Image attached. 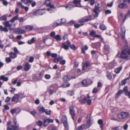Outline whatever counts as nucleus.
Segmentation results:
<instances>
[{
	"label": "nucleus",
	"instance_id": "obj_1",
	"mask_svg": "<svg viewBox=\"0 0 130 130\" xmlns=\"http://www.w3.org/2000/svg\"><path fill=\"white\" fill-rule=\"evenodd\" d=\"M128 47L127 46H124L125 50H123L121 53L120 56V58L123 59L127 60L130 59V57L128 56L126 53V50Z\"/></svg>",
	"mask_w": 130,
	"mask_h": 130
},
{
	"label": "nucleus",
	"instance_id": "obj_2",
	"mask_svg": "<svg viewBox=\"0 0 130 130\" xmlns=\"http://www.w3.org/2000/svg\"><path fill=\"white\" fill-rule=\"evenodd\" d=\"M11 124V122L10 121H9L7 122L6 126L7 127V130H19V128H18V126L15 125H11V128H10L9 126V125Z\"/></svg>",
	"mask_w": 130,
	"mask_h": 130
},
{
	"label": "nucleus",
	"instance_id": "obj_3",
	"mask_svg": "<svg viewBox=\"0 0 130 130\" xmlns=\"http://www.w3.org/2000/svg\"><path fill=\"white\" fill-rule=\"evenodd\" d=\"M99 5V3H98L97 5H95L94 9L93 10V12L95 13L94 15L95 17H97L98 16V14L100 12Z\"/></svg>",
	"mask_w": 130,
	"mask_h": 130
},
{
	"label": "nucleus",
	"instance_id": "obj_4",
	"mask_svg": "<svg viewBox=\"0 0 130 130\" xmlns=\"http://www.w3.org/2000/svg\"><path fill=\"white\" fill-rule=\"evenodd\" d=\"M69 113L70 114L73 120L74 121V117L75 116V112L74 107L71 106L69 108Z\"/></svg>",
	"mask_w": 130,
	"mask_h": 130
},
{
	"label": "nucleus",
	"instance_id": "obj_5",
	"mask_svg": "<svg viewBox=\"0 0 130 130\" xmlns=\"http://www.w3.org/2000/svg\"><path fill=\"white\" fill-rule=\"evenodd\" d=\"M91 17V16L90 15L85 16L82 18L80 19L78 22L79 23H82L88 21L92 19Z\"/></svg>",
	"mask_w": 130,
	"mask_h": 130
},
{
	"label": "nucleus",
	"instance_id": "obj_6",
	"mask_svg": "<svg viewBox=\"0 0 130 130\" xmlns=\"http://www.w3.org/2000/svg\"><path fill=\"white\" fill-rule=\"evenodd\" d=\"M129 114L127 112H123L119 114L118 116V117L120 119H123L128 117Z\"/></svg>",
	"mask_w": 130,
	"mask_h": 130
},
{
	"label": "nucleus",
	"instance_id": "obj_7",
	"mask_svg": "<svg viewBox=\"0 0 130 130\" xmlns=\"http://www.w3.org/2000/svg\"><path fill=\"white\" fill-rule=\"evenodd\" d=\"M22 94L21 93L15 94L12 98L11 101L14 102L15 103H17L18 101L19 98Z\"/></svg>",
	"mask_w": 130,
	"mask_h": 130
},
{
	"label": "nucleus",
	"instance_id": "obj_8",
	"mask_svg": "<svg viewBox=\"0 0 130 130\" xmlns=\"http://www.w3.org/2000/svg\"><path fill=\"white\" fill-rule=\"evenodd\" d=\"M90 63L89 62L87 61L84 63L82 64V70H86L88 71V70H87L88 68L90 65Z\"/></svg>",
	"mask_w": 130,
	"mask_h": 130
},
{
	"label": "nucleus",
	"instance_id": "obj_9",
	"mask_svg": "<svg viewBox=\"0 0 130 130\" xmlns=\"http://www.w3.org/2000/svg\"><path fill=\"white\" fill-rule=\"evenodd\" d=\"M81 83L83 85L86 87L91 84L92 82L89 80L87 81L86 79H84L81 82Z\"/></svg>",
	"mask_w": 130,
	"mask_h": 130
},
{
	"label": "nucleus",
	"instance_id": "obj_10",
	"mask_svg": "<svg viewBox=\"0 0 130 130\" xmlns=\"http://www.w3.org/2000/svg\"><path fill=\"white\" fill-rule=\"evenodd\" d=\"M79 102L83 104H84L87 101L88 105H90L91 103V101L90 99L87 100V98L86 97H85L82 100H79Z\"/></svg>",
	"mask_w": 130,
	"mask_h": 130
},
{
	"label": "nucleus",
	"instance_id": "obj_11",
	"mask_svg": "<svg viewBox=\"0 0 130 130\" xmlns=\"http://www.w3.org/2000/svg\"><path fill=\"white\" fill-rule=\"evenodd\" d=\"M110 47L108 45H105L104 46V49L103 52L106 54H108L109 51Z\"/></svg>",
	"mask_w": 130,
	"mask_h": 130
},
{
	"label": "nucleus",
	"instance_id": "obj_12",
	"mask_svg": "<svg viewBox=\"0 0 130 130\" xmlns=\"http://www.w3.org/2000/svg\"><path fill=\"white\" fill-rule=\"evenodd\" d=\"M42 10L41 9H38L33 13V15L34 16H37L39 15H42L43 14Z\"/></svg>",
	"mask_w": 130,
	"mask_h": 130
},
{
	"label": "nucleus",
	"instance_id": "obj_13",
	"mask_svg": "<svg viewBox=\"0 0 130 130\" xmlns=\"http://www.w3.org/2000/svg\"><path fill=\"white\" fill-rule=\"evenodd\" d=\"M81 0H74L73 1V3L76 5L75 7H81L82 6L80 4Z\"/></svg>",
	"mask_w": 130,
	"mask_h": 130
},
{
	"label": "nucleus",
	"instance_id": "obj_14",
	"mask_svg": "<svg viewBox=\"0 0 130 130\" xmlns=\"http://www.w3.org/2000/svg\"><path fill=\"white\" fill-rule=\"evenodd\" d=\"M118 7L121 9H127L128 8V6L127 5L123 2V3H121L119 5Z\"/></svg>",
	"mask_w": 130,
	"mask_h": 130
},
{
	"label": "nucleus",
	"instance_id": "obj_15",
	"mask_svg": "<svg viewBox=\"0 0 130 130\" xmlns=\"http://www.w3.org/2000/svg\"><path fill=\"white\" fill-rule=\"evenodd\" d=\"M123 90L125 95L126 96H128V98L130 99V91L128 92L127 87V86H125Z\"/></svg>",
	"mask_w": 130,
	"mask_h": 130
},
{
	"label": "nucleus",
	"instance_id": "obj_16",
	"mask_svg": "<svg viewBox=\"0 0 130 130\" xmlns=\"http://www.w3.org/2000/svg\"><path fill=\"white\" fill-rule=\"evenodd\" d=\"M31 67L28 62H27L24 65V70L26 71H28L30 69Z\"/></svg>",
	"mask_w": 130,
	"mask_h": 130
},
{
	"label": "nucleus",
	"instance_id": "obj_17",
	"mask_svg": "<svg viewBox=\"0 0 130 130\" xmlns=\"http://www.w3.org/2000/svg\"><path fill=\"white\" fill-rule=\"evenodd\" d=\"M51 89H52L54 92L57 90L58 88V86L57 84H55L52 85L51 87Z\"/></svg>",
	"mask_w": 130,
	"mask_h": 130
},
{
	"label": "nucleus",
	"instance_id": "obj_18",
	"mask_svg": "<svg viewBox=\"0 0 130 130\" xmlns=\"http://www.w3.org/2000/svg\"><path fill=\"white\" fill-rule=\"evenodd\" d=\"M20 111V109L18 108L13 109L10 110V112L12 115H13L15 113H17Z\"/></svg>",
	"mask_w": 130,
	"mask_h": 130
},
{
	"label": "nucleus",
	"instance_id": "obj_19",
	"mask_svg": "<svg viewBox=\"0 0 130 130\" xmlns=\"http://www.w3.org/2000/svg\"><path fill=\"white\" fill-rule=\"evenodd\" d=\"M33 0H21L22 2L24 3L25 4L27 5L31 3Z\"/></svg>",
	"mask_w": 130,
	"mask_h": 130
},
{
	"label": "nucleus",
	"instance_id": "obj_20",
	"mask_svg": "<svg viewBox=\"0 0 130 130\" xmlns=\"http://www.w3.org/2000/svg\"><path fill=\"white\" fill-rule=\"evenodd\" d=\"M60 25V23L59 21H57V20L56 22H54L52 24V27L55 28L57 26Z\"/></svg>",
	"mask_w": 130,
	"mask_h": 130
},
{
	"label": "nucleus",
	"instance_id": "obj_21",
	"mask_svg": "<svg viewBox=\"0 0 130 130\" xmlns=\"http://www.w3.org/2000/svg\"><path fill=\"white\" fill-rule=\"evenodd\" d=\"M123 90H120L119 91H118L115 96V98H118L119 96H120L121 94H122L123 93Z\"/></svg>",
	"mask_w": 130,
	"mask_h": 130
},
{
	"label": "nucleus",
	"instance_id": "obj_22",
	"mask_svg": "<svg viewBox=\"0 0 130 130\" xmlns=\"http://www.w3.org/2000/svg\"><path fill=\"white\" fill-rule=\"evenodd\" d=\"M24 27H25L26 30L28 31L31 30L33 28L32 26L29 25L25 26Z\"/></svg>",
	"mask_w": 130,
	"mask_h": 130
},
{
	"label": "nucleus",
	"instance_id": "obj_23",
	"mask_svg": "<svg viewBox=\"0 0 130 130\" xmlns=\"http://www.w3.org/2000/svg\"><path fill=\"white\" fill-rule=\"evenodd\" d=\"M36 40L35 38V37H33L31 39L29 40L28 41V43L29 44H31L34 43Z\"/></svg>",
	"mask_w": 130,
	"mask_h": 130
},
{
	"label": "nucleus",
	"instance_id": "obj_24",
	"mask_svg": "<svg viewBox=\"0 0 130 130\" xmlns=\"http://www.w3.org/2000/svg\"><path fill=\"white\" fill-rule=\"evenodd\" d=\"M7 20V15H4L0 17V21H5Z\"/></svg>",
	"mask_w": 130,
	"mask_h": 130
},
{
	"label": "nucleus",
	"instance_id": "obj_25",
	"mask_svg": "<svg viewBox=\"0 0 130 130\" xmlns=\"http://www.w3.org/2000/svg\"><path fill=\"white\" fill-rule=\"evenodd\" d=\"M121 30L122 31V33L121 35V37L123 39H124L125 37V34L126 30L124 29V28H121Z\"/></svg>",
	"mask_w": 130,
	"mask_h": 130
},
{
	"label": "nucleus",
	"instance_id": "obj_26",
	"mask_svg": "<svg viewBox=\"0 0 130 130\" xmlns=\"http://www.w3.org/2000/svg\"><path fill=\"white\" fill-rule=\"evenodd\" d=\"M100 29L102 30H104L106 29L107 27L104 24H100L99 25Z\"/></svg>",
	"mask_w": 130,
	"mask_h": 130
},
{
	"label": "nucleus",
	"instance_id": "obj_27",
	"mask_svg": "<svg viewBox=\"0 0 130 130\" xmlns=\"http://www.w3.org/2000/svg\"><path fill=\"white\" fill-rule=\"evenodd\" d=\"M9 54L10 55V57L12 58H14L17 56L16 54L13 52L10 53Z\"/></svg>",
	"mask_w": 130,
	"mask_h": 130
},
{
	"label": "nucleus",
	"instance_id": "obj_28",
	"mask_svg": "<svg viewBox=\"0 0 130 130\" xmlns=\"http://www.w3.org/2000/svg\"><path fill=\"white\" fill-rule=\"evenodd\" d=\"M61 120L63 123L67 122V117L66 115H64L62 116Z\"/></svg>",
	"mask_w": 130,
	"mask_h": 130
},
{
	"label": "nucleus",
	"instance_id": "obj_29",
	"mask_svg": "<svg viewBox=\"0 0 130 130\" xmlns=\"http://www.w3.org/2000/svg\"><path fill=\"white\" fill-rule=\"evenodd\" d=\"M122 67L121 66L118 67V68L116 69L115 71V72L117 73H119L121 70H122Z\"/></svg>",
	"mask_w": 130,
	"mask_h": 130
},
{
	"label": "nucleus",
	"instance_id": "obj_30",
	"mask_svg": "<svg viewBox=\"0 0 130 130\" xmlns=\"http://www.w3.org/2000/svg\"><path fill=\"white\" fill-rule=\"evenodd\" d=\"M18 17L19 16L18 15L14 17L12 19H11L9 21L13 23L15 21L18 20Z\"/></svg>",
	"mask_w": 130,
	"mask_h": 130
},
{
	"label": "nucleus",
	"instance_id": "obj_31",
	"mask_svg": "<svg viewBox=\"0 0 130 130\" xmlns=\"http://www.w3.org/2000/svg\"><path fill=\"white\" fill-rule=\"evenodd\" d=\"M45 109L43 107H42L39 109H38V111L39 112L41 113H42L45 112Z\"/></svg>",
	"mask_w": 130,
	"mask_h": 130
},
{
	"label": "nucleus",
	"instance_id": "obj_32",
	"mask_svg": "<svg viewBox=\"0 0 130 130\" xmlns=\"http://www.w3.org/2000/svg\"><path fill=\"white\" fill-rule=\"evenodd\" d=\"M70 85V84L67 82H64L63 84L61 85L60 87H63V88H66L69 87Z\"/></svg>",
	"mask_w": 130,
	"mask_h": 130
},
{
	"label": "nucleus",
	"instance_id": "obj_33",
	"mask_svg": "<svg viewBox=\"0 0 130 130\" xmlns=\"http://www.w3.org/2000/svg\"><path fill=\"white\" fill-rule=\"evenodd\" d=\"M66 20L64 19H61L60 20H58L57 21H59L60 23V25L61 24L65 23L66 22Z\"/></svg>",
	"mask_w": 130,
	"mask_h": 130
},
{
	"label": "nucleus",
	"instance_id": "obj_34",
	"mask_svg": "<svg viewBox=\"0 0 130 130\" xmlns=\"http://www.w3.org/2000/svg\"><path fill=\"white\" fill-rule=\"evenodd\" d=\"M0 79L1 80H3L5 81H7L8 80V77H6L4 76H1L0 77Z\"/></svg>",
	"mask_w": 130,
	"mask_h": 130
},
{
	"label": "nucleus",
	"instance_id": "obj_35",
	"mask_svg": "<svg viewBox=\"0 0 130 130\" xmlns=\"http://www.w3.org/2000/svg\"><path fill=\"white\" fill-rule=\"evenodd\" d=\"M96 32L93 30H92L90 32V35L91 36L95 37L96 35Z\"/></svg>",
	"mask_w": 130,
	"mask_h": 130
},
{
	"label": "nucleus",
	"instance_id": "obj_36",
	"mask_svg": "<svg viewBox=\"0 0 130 130\" xmlns=\"http://www.w3.org/2000/svg\"><path fill=\"white\" fill-rule=\"evenodd\" d=\"M9 21H5V22H4L3 23V24L5 25V27H9L10 25H10L9 22Z\"/></svg>",
	"mask_w": 130,
	"mask_h": 130
},
{
	"label": "nucleus",
	"instance_id": "obj_37",
	"mask_svg": "<svg viewBox=\"0 0 130 130\" xmlns=\"http://www.w3.org/2000/svg\"><path fill=\"white\" fill-rule=\"evenodd\" d=\"M46 121H48L47 124H46V125H48L49 124L50 122L52 123L53 122V119H51L50 118H48L46 119L45 120V122Z\"/></svg>",
	"mask_w": 130,
	"mask_h": 130
},
{
	"label": "nucleus",
	"instance_id": "obj_38",
	"mask_svg": "<svg viewBox=\"0 0 130 130\" xmlns=\"http://www.w3.org/2000/svg\"><path fill=\"white\" fill-rule=\"evenodd\" d=\"M63 79L65 82H67L69 80V79L67 75H65L64 76Z\"/></svg>",
	"mask_w": 130,
	"mask_h": 130
},
{
	"label": "nucleus",
	"instance_id": "obj_39",
	"mask_svg": "<svg viewBox=\"0 0 130 130\" xmlns=\"http://www.w3.org/2000/svg\"><path fill=\"white\" fill-rule=\"evenodd\" d=\"M85 125H82L78 127L76 129V130H83L85 128Z\"/></svg>",
	"mask_w": 130,
	"mask_h": 130
},
{
	"label": "nucleus",
	"instance_id": "obj_40",
	"mask_svg": "<svg viewBox=\"0 0 130 130\" xmlns=\"http://www.w3.org/2000/svg\"><path fill=\"white\" fill-rule=\"evenodd\" d=\"M88 48V47L86 45H85V47L84 48H81L82 52L83 54H85V52L84 50V49L85 50H87Z\"/></svg>",
	"mask_w": 130,
	"mask_h": 130
},
{
	"label": "nucleus",
	"instance_id": "obj_41",
	"mask_svg": "<svg viewBox=\"0 0 130 130\" xmlns=\"http://www.w3.org/2000/svg\"><path fill=\"white\" fill-rule=\"evenodd\" d=\"M62 47L65 50H67L69 48L68 45H66L64 43H63L62 45Z\"/></svg>",
	"mask_w": 130,
	"mask_h": 130
},
{
	"label": "nucleus",
	"instance_id": "obj_42",
	"mask_svg": "<svg viewBox=\"0 0 130 130\" xmlns=\"http://www.w3.org/2000/svg\"><path fill=\"white\" fill-rule=\"evenodd\" d=\"M65 8L66 9H68L69 10L73 8L74 6L72 5H68L65 6Z\"/></svg>",
	"mask_w": 130,
	"mask_h": 130
},
{
	"label": "nucleus",
	"instance_id": "obj_43",
	"mask_svg": "<svg viewBox=\"0 0 130 130\" xmlns=\"http://www.w3.org/2000/svg\"><path fill=\"white\" fill-rule=\"evenodd\" d=\"M51 3H50L48 4L46 3V5L47 7H50V8H51V9L52 8H54V5H51Z\"/></svg>",
	"mask_w": 130,
	"mask_h": 130
},
{
	"label": "nucleus",
	"instance_id": "obj_44",
	"mask_svg": "<svg viewBox=\"0 0 130 130\" xmlns=\"http://www.w3.org/2000/svg\"><path fill=\"white\" fill-rule=\"evenodd\" d=\"M6 27H2V29L1 30V31H4L6 32H7L8 30V29Z\"/></svg>",
	"mask_w": 130,
	"mask_h": 130
},
{
	"label": "nucleus",
	"instance_id": "obj_45",
	"mask_svg": "<svg viewBox=\"0 0 130 130\" xmlns=\"http://www.w3.org/2000/svg\"><path fill=\"white\" fill-rule=\"evenodd\" d=\"M63 123L65 128L66 129H68V125L67 122Z\"/></svg>",
	"mask_w": 130,
	"mask_h": 130
},
{
	"label": "nucleus",
	"instance_id": "obj_46",
	"mask_svg": "<svg viewBox=\"0 0 130 130\" xmlns=\"http://www.w3.org/2000/svg\"><path fill=\"white\" fill-rule=\"evenodd\" d=\"M55 38L58 41H60L61 39L60 36L59 35H57L55 36Z\"/></svg>",
	"mask_w": 130,
	"mask_h": 130
},
{
	"label": "nucleus",
	"instance_id": "obj_47",
	"mask_svg": "<svg viewBox=\"0 0 130 130\" xmlns=\"http://www.w3.org/2000/svg\"><path fill=\"white\" fill-rule=\"evenodd\" d=\"M5 59L7 63L10 62L11 61V59L9 57H6Z\"/></svg>",
	"mask_w": 130,
	"mask_h": 130
},
{
	"label": "nucleus",
	"instance_id": "obj_48",
	"mask_svg": "<svg viewBox=\"0 0 130 130\" xmlns=\"http://www.w3.org/2000/svg\"><path fill=\"white\" fill-rule=\"evenodd\" d=\"M67 93L68 95L71 96H72L74 94V92L71 91H68Z\"/></svg>",
	"mask_w": 130,
	"mask_h": 130
},
{
	"label": "nucleus",
	"instance_id": "obj_49",
	"mask_svg": "<svg viewBox=\"0 0 130 130\" xmlns=\"http://www.w3.org/2000/svg\"><path fill=\"white\" fill-rule=\"evenodd\" d=\"M107 75V78L109 79L110 80L112 78V76L110 73H108Z\"/></svg>",
	"mask_w": 130,
	"mask_h": 130
},
{
	"label": "nucleus",
	"instance_id": "obj_50",
	"mask_svg": "<svg viewBox=\"0 0 130 130\" xmlns=\"http://www.w3.org/2000/svg\"><path fill=\"white\" fill-rule=\"evenodd\" d=\"M55 32L54 31H53L51 32L50 34V37L52 38H54L55 37Z\"/></svg>",
	"mask_w": 130,
	"mask_h": 130
},
{
	"label": "nucleus",
	"instance_id": "obj_51",
	"mask_svg": "<svg viewBox=\"0 0 130 130\" xmlns=\"http://www.w3.org/2000/svg\"><path fill=\"white\" fill-rule=\"evenodd\" d=\"M47 109L45 110L44 112L45 113L46 115H50L51 113V111L50 110L47 111Z\"/></svg>",
	"mask_w": 130,
	"mask_h": 130
},
{
	"label": "nucleus",
	"instance_id": "obj_52",
	"mask_svg": "<svg viewBox=\"0 0 130 130\" xmlns=\"http://www.w3.org/2000/svg\"><path fill=\"white\" fill-rule=\"evenodd\" d=\"M88 2L91 5H93L95 3V1L94 0H89Z\"/></svg>",
	"mask_w": 130,
	"mask_h": 130
},
{
	"label": "nucleus",
	"instance_id": "obj_53",
	"mask_svg": "<svg viewBox=\"0 0 130 130\" xmlns=\"http://www.w3.org/2000/svg\"><path fill=\"white\" fill-rule=\"evenodd\" d=\"M20 34H22L25 33V30L21 29H20L18 30Z\"/></svg>",
	"mask_w": 130,
	"mask_h": 130
},
{
	"label": "nucleus",
	"instance_id": "obj_54",
	"mask_svg": "<svg viewBox=\"0 0 130 130\" xmlns=\"http://www.w3.org/2000/svg\"><path fill=\"white\" fill-rule=\"evenodd\" d=\"M48 38V37L47 36H46L43 37V42L44 43H46V41Z\"/></svg>",
	"mask_w": 130,
	"mask_h": 130
},
{
	"label": "nucleus",
	"instance_id": "obj_55",
	"mask_svg": "<svg viewBox=\"0 0 130 130\" xmlns=\"http://www.w3.org/2000/svg\"><path fill=\"white\" fill-rule=\"evenodd\" d=\"M37 124L38 126L40 127L42 125V122L40 121H38Z\"/></svg>",
	"mask_w": 130,
	"mask_h": 130
},
{
	"label": "nucleus",
	"instance_id": "obj_56",
	"mask_svg": "<svg viewBox=\"0 0 130 130\" xmlns=\"http://www.w3.org/2000/svg\"><path fill=\"white\" fill-rule=\"evenodd\" d=\"M98 89L97 88H95L92 90V92L93 93H95L98 92Z\"/></svg>",
	"mask_w": 130,
	"mask_h": 130
},
{
	"label": "nucleus",
	"instance_id": "obj_57",
	"mask_svg": "<svg viewBox=\"0 0 130 130\" xmlns=\"http://www.w3.org/2000/svg\"><path fill=\"white\" fill-rule=\"evenodd\" d=\"M34 60V58L33 57H30L29 60V61L30 62H32Z\"/></svg>",
	"mask_w": 130,
	"mask_h": 130
},
{
	"label": "nucleus",
	"instance_id": "obj_58",
	"mask_svg": "<svg viewBox=\"0 0 130 130\" xmlns=\"http://www.w3.org/2000/svg\"><path fill=\"white\" fill-rule=\"evenodd\" d=\"M51 56L52 58H55L57 56V55L56 53H52L51 54Z\"/></svg>",
	"mask_w": 130,
	"mask_h": 130
},
{
	"label": "nucleus",
	"instance_id": "obj_59",
	"mask_svg": "<svg viewBox=\"0 0 130 130\" xmlns=\"http://www.w3.org/2000/svg\"><path fill=\"white\" fill-rule=\"evenodd\" d=\"M51 76L48 74H46L45 75V77L47 79H48L50 78Z\"/></svg>",
	"mask_w": 130,
	"mask_h": 130
},
{
	"label": "nucleus",
	"instance_id": "obj_60",
	"mask_svg": "<svg viewBox=\"0 0 130 130\" xmlns=\"http://www.w3.org/2000/svg\"><path fill=\"white\" fill-rule=\"evenodd\" d=\"M65 63L66 61L64 60H62L60 62V64L62 65H63Z\"/></svg>",
	"mask_w": 130,
	"mask_h": 130
},
{
	"label": "nucleus",
	"instance_id": "obj_61",
	"mask_svg": "<svg viewBox=\"0 0 130 130\" xmlns=\"http://www.w3.org/2000/svg\"><path fill=\"white\" fill-rule=\"evenodd\" d=\"M30 113L34 117H36L35 115L36 114V112L34 111H32L30 112Z\"/></svg>",
	"mask_w": 130,
	"mask_h": 130
},
{
	"label": "nucleus",
	"instance_id": "obj_62",
	"mask_svg": "<svg viewBox=\"0 0 130 130\" xmlns=\"http://www.w3.org/2000/svg\"><path fill=\"white\" fill-rule=\"evenodd\" d=\"M105 13L106 14H109L111 13V11L109 10H107L105 11Z\"/></svg>",
	"mask_w": 130,
	"mask_h": 130
},
{
	"label": "nucleus",
	"instance_id": "obj_63",
	"mask_svg": "<svg viewBox=\"0 0 130 130\" xmlns=\"http://www.w3.org/2000/svg\"><path fill=\"white\" fill-rule=\"evenodd\" d=\"M74 25V27L76 28H78L80 26V24H75Z\"/></svg>",
	"mask_w": 130,
	"mask_h": 130
},
{
	"label": "nucleus",
	"instance_id": "obj_64",
	"mask_svg": "<svg viewBox=\"0 0 130 130\" xmlns=\"http://www.w3.org/2000/svg\"><path fill=\"white\" fill-rule=\"evenodd\" d=\"M119 127L117 126L114 127H112L111 128L112 130H119Z\"/></svg>",
	"mask_w": 130,
	"mask_h": 130
}]
</instances>
